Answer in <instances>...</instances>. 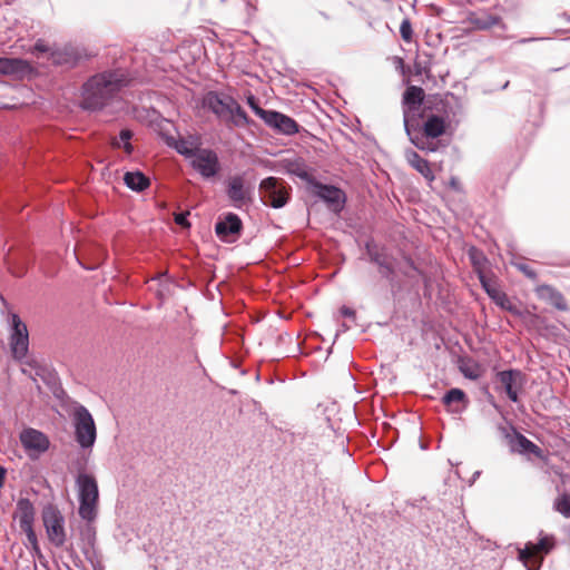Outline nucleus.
Returning <instances> with one entry per match:
<instances>
[{
    "mask_svg": "<svg viewBox=\"0 0 570 570\" xmlns=\"http://www.w3.org/2000/svg\"><path fill=\"white\" fill-rule=\"evenodd\" d=\"M129 83L130 77L121 68L98 72L82 85L80 106L89 111L101 110L117 100Z\"/></svg>",
    "mask_w": 570,
    "mask_h": 570,
    "instance_id": "f257e3e1",
    "label": "nucleus"
},
{
    "mask_svg": "<svg viewBox=\"0 0 570 570\" xmlns=\"http://www.w3.org/2000/svg\"><path fill=\"white\" fill-rule=\"evenodd\" d=\"M76 483L79 499L78 513L85 521H95L99 499L97 481L91 474L79 473Z\"/></svg>",
    "mask_w": 570,
    "mask_h": 570,
    "instance_id": "f03ea898",
    "label": "nucleus"
},
{
    "mask_svg": "<svg viewBox=\"0 0 570 570\" xmlns=\"http://www.w3.org/2000/svg\"><path fill=\"white\" fill-rule=\"evenodd\" d=\"M72 424L75 429V438L82 449L94 446L97 439V429L94 417L89 410L77 403L72 411Z\"/></svg>",
    "mask_w": 570,
    "mask_h": 570,
    "instance_id": "7ed1b4c3",
    "label": "nucleus"
},
{
    "mask_svg": "<svg viewBox=\"0 0 570 570\" xmlns=\"http://www.w3.org/2000/svg\"><path fill=\"white\" fill-rule=\"evenodd\" d=\"M43 527L47 532L48 540L57 548H61L66 543L65 517L58 507L47 504L41 512Z\"/></svg>",
    "mask_w": 570,
    "mask_h": 570,
    "instance_id": "20e7f679",
    "label": "nucleus"
},
{
    "mask_svg": "<svg viewBox=\"0 0 570 570\" xmlns=\"http://www.w3.org/2000/svg\"><path fill=\"white\" fill-rule=\"evenodd\" d=\"M10 337L9 346L12 357L22 361L29 351V333L27 325L16 313L10 314Z\"/></svg>",
    "mask_w": 570,
    "mask_h": 570,
    "instance_id": "39448f33",
    "label": "nucleus"
},
{
    "mask_svg": "<svg viewBox=\"0 0 570 570\" xmlns=\"http://www.w3.org/2000/svg\"><path fill=\"white\" fill-rule=\"evenodd\" d=\"M259 193L264 204L273 208L284 207L289 199L285 181L277 177L271 176L263 179L259 184Z\"/></svg>",
    "mask_w": 570,
    "mask_h": 570,
    "instance_id": "423d86ee",
    "label": "nucleus"
},
{
    "mask_svg": "<svg viewBox=\"0 0 570 570\" xmlns=\"http://www.w3.org/2000/svg\"><path fill=\"white\" fill-rule=\"evenodd\" d=\"M445 132V120L438 115H430L423 124L419 138L415 139L414 146L421 150L434 153L436 144L433 139L439 138Z\"/></svg>",
    "mask_w": 570,
    "mask_h": 570,
    "instance_id": "0eeeda50",
    "label": "nucleus"
},
{
    "mask_svg": "<svg viewBox=\"0 0 570 570\" xmlns=\"http://www.w3.org/2000/svg\"><path fill=\"white\" fill-rule=\"evenodd\" d=\"M36 511L32 502L27 498H21L17 502L16 518L19 520L20 529L26 533L28 543L36 553H40L38 539L33 530Z\"/></svg>",
    "mask_w": 570,
    "mask_h": 570,
    "instance_id": "6e6552de",
    "label": "nucleus"
},
{
    "mask_svg": "<svg viewBox=\"0 0 570 570\" xmlns=\"http://www.w3.org/2000/svg\"><path fill=\"white\" fill-rule=\"evenodd\" d=\"M189 164L204 179L214 178L222 169L217 153L210 148L196 150Z\"/></svg>",
    "mask_w": 570,
    "mask_h": 570,
    "instance_id": "1a4fd4ad",
    "label": "nucleus"
},
{
    "mask_svg": "<svg viewBox=\"0 0 570 570\" xmlns=\"http://www.w3.org/2000/svg\"><path fill=\"white\" fill-rule=\"evenodd\" d=\"M495 377L508 399L513 403L519 402V393L527 382L525 374L521 370L509 368L498 372Z\"/></svg>",
    "mask_w": 570,
    "mask_h": 570,
    "instance_id": "9d476101",
    "label": "nucleus"
},
{
    "mask_svg": "<svg viewBox=\"0 0 570 570\" xmlns=\"http://www.w3.org/2000/svg\"><path fill=\"white\" fill-rule=\"evenodd\" d=\"M83 59L85 55L82 53L81 49L72 45L55 47L50 51V57H48V60L53 66L60 67L66 70L75 68Z\"/></svg>",
    "mask_w": 570,
    "mask_h": 570,
    "instance_id": "9b49d317",
    "label": "nucleus"
},
{
    "mask_svg": "<svg viewBox=\"0 0 570 570\" xmlns=\"http://www.w3.org/2000/svg\"><path fill=\"white\" fill-rule=\"evenodd\" d=\"M20 442L28 455L32 459L45 453L50 446L48 436L32 428L22 430L20 433Z\"/></svg>",
    "mask_w": 570,
    "mask_h": 570,
    "instance_id": "f8f14e48",
    "label": "nucleus"
},
{
    "mask_svg": "<svg viewBox=\"0 0 570 570\" xmlns=\"http://www.w3.org/2000/svg\"><path fill=\"white\" fill-rule=\"evenodd\" d=\"M233 99L234 97L228 94L210 90L204 95L202 105L224 122Z\"/></svg>",
    "mask_w": 570,
    "mask_h": 570,
    "instance_id": "ddd939ff",
    "label": "nucleus"
},
{
    "mask_svg": "<svg viewBox=\"0 0 570 570\" xmlns=\"http://www.w3.org/2000/svg\"><path fill=\"white\" fill-rule=\"evenodd\" d=\"M226 195L232 205L237 209L243 208L252 199V190L245 185V180L240 175H235L228 179Z\"/></svg>",
    "mask_w": 570,
    "mask_h": 570,
    "instance_id": "4468645a",
    "label": "nucleus"
},
{
    "mask_svg": "<svg viewBox=\"0 0 570 570\" xmlns=\"http://www.w3.org/2000/svg\"><path fill=\"white\" fill-rule=\"evenodd\" d=\"M242 229V219L234 213H227L215 225L216 235L223 242H234L240 235Z\"/></svg>",
    "mask_w": 570,
    "mask_h": 570,
    "instance_id": "2eb2a0df",
    "label": "nucleus"
},
{
    "mask_svg": "<svg viewBox=\"0 0 570 570\" xmlns=\"http://www.w3.org/2000/svg\"><path fill=\"white\" fill-rule=\"evenodd\" d=\"M365 249L370 262L379 266L381 276L393 283L395 279V268L392 265L389 255L372 242H367L365 244Z\"/></svg>",
    "mask_w": 570,
    "mask_h": 570,
    "instance_id": "dca6fc26",
    "label": "nucleus"
},
{
    "mask_svg": "<svg viewBox=\"0 0 570 570\" xmlns=\"http://www.w3.org/2000/svg\"><path fill=\"white\" fill-rule=\"evenodd\" d=\"M263 121L282 135L292 136L299 129V125L292 117L276 110H268Z\"/></svg>",
    "mask_w": 570,
    "mask_h": 570,
    "instance_id": "f3484780",
    "label": "nucleus"
},
{
    "mask_svg": "<svg viewBox=\"0 0 570 570\" xmlns=\"http://www.w3.org/2000/svg\"><path fill=\"white\" fill-rule=\"evenodd\" d=\"M424 118V112L422 108H403V124L406 136L410 141L414 145L416 138H419L422 130V119Z\"/></svg>",
    "mask_w": 570,
    "mask_h": 570,
    "instance_id": "a211bd4d",
    "label": "nucleus"
},
{
    "mask_svg": "<svg viewBox=\"0 0 570 570\" xmlns=\"http://www.w3.org/2000/svg\"><path fill=\"white\" fill-rule=\"evenodd\" d=\"M315 188L317 197L328 204L333 210L337 212L343 208L345 194L341 188L322 183L315 184Z\"/></svg>",
    "mask_w": 570,
    "mask_h": 570,
    "instance_id": "6ab92c4d",
    "label": "nucleus"
},
{
    "mask_svg": "<svg viewBox=\"0 0 570 570\" xmlns=\"http://www.w3.org/2000/svg\"><path fill=\"white\" fill-rule=\"evenodd\" d=\"M535 294L541 301H544L546 303L550 304L556 309L561 312L569 311V305L567 303L566 297L556 287L548 284H542L537 286Z\"/></svg>",
    "mask_w": 570,
    "mask_h": 570,
    "instance_id": "aec40b11",
    "label": "nucleus"
},
{
    "mask_svg": "<svg viewBox=\"0 0 570 570\" xmlns=\"http://www.w3.org/2000/svg\"><path fill=\"white\" fill-rule=\"evenodd\" d=\"M468 21L476 30H490L495 26L505 29L502 18L500 16L489 13L487 10L481 12H470Z\"/></svg>",
    "mask_w": 570,
    "mask_h": 570,
    "instance_id": "412c9836",
    "label": "nucleus"
},
{
    "mask_svg": "<svg viewBox=\"0 0 570 570\" xmlns=\"http://www.w3.org/2000/svg\"><path fill=\"white\" fill-rule=\"evenodd\" d=\"M224 124L230 128H244L254 125V121L248 117L243 107L234 98L230 107L228 108Z\"/></svg>",
    "mask_w": 570,
    "mask_h": 570,
    "instance_id": "4be33fe9",
    "label": "nucleus"
},
{
    "mask_svg": "<svg viewBox=\"0 0 570 570\" xmlns=\"http://www.w3.org/2000/svg\"><path fill=\"white\" fill-rule=\"evenodd\" d=\"M442 402L448 407L449 412L453 414H461L469 403L465 392L458 387L446 391L442 396Z\"/></svg>",
    "mask_w": 570,
    "mask_h": 570,
    "instance_id": "5701e85b",
    "label": "nucleus"
},
{
    "mask_svg": "<svg viewBox=\"0 0 570 570\" xmlns=\"http://www.w3.org/2000/svg\"><path fill=\"white\" fill-rule=\"evenodd\" d=\"M553 547V538L549 535H543L540 538L537 544L529 542L524 549L519 551V559L523 562H527L531 559L538 551L541 553H548Z\"/></svg>",
    "mask_w": 570,
    "mask_h": 570,
    "instance_id": "b1692460",
    "label": "nucleus"
},
{
    "mask_svg": "<svg viewBox=\"0 0 570 570\" xmlns=\"http://www.w3.org/2000/svg\"><path fill=\"white\" fill-rule=\"evenodd\" d=\"M30 68L27 60L0 57V75H23Z\"/></svg>",
    "mask_w": 570,
    "mask_h": 570,
    "instance_id": "393cba45",
    "label": "nucleus"
},
{
    "mask_svg": "<svg viewBox=\"0 0 570 570\" xmlns=\"http://www.w3.org/2000/svg\"><path fill=\"white\" fill-rule=\"evenodd\" d=\"M404 156L410 166L419 171L424 178L430 180L434 179L429 161L422 158L415 150L406 149Z\"/></svg>",
    "mask_w": 570,
    "mask_h": 570,
    "instance_id": "a878e982",
    "label": "nucleus"
},
{
    "mask_svg": "<svg viewBox=\"0 0 570 570\" xmlns=\"http://www.w3.org/2000/svg\"><path fill=\"white\" fill-rule=\"evenodd\" d=\"M424 97L425 94L421 87L409 86L403 94L402 106L412 109L422 108Z\"/></svg>",
    "mask_w": 570,
    "mask_h": 570,
    "instance_id": "bb28decb",
    "label": "nucleus"
},
{
    "mask_svg": "<svg viewBox=\"0 0 570 570\" xmlns=\"http://www.w3.org/2000/svg\"><path fill=\"white\" fill-rule=\"evenodd\" d=\"M125 185L134 191H144L150 185L149 178L141 171H128L124 176Z\"/></svg>",
    "mask_w": 570,
    "mask_h": 570,
    "instance_id": "cd10ccee",
    "label": "nucleus"
},
{
    "mask_svg": "<svg viewBox=\"0 0 570 570\" xmlns=\"http://www.w3.org/2000/svg\"><path fill=\"white\" fill-rule=\"evenodd\" d=\"M80 540L82 543V552L87 554L89 550L94 549L96 543V528L94 521H86L80 528Z\"/></svg>",
    "mask_w": 570,
    "mask_h": 570,
    "instance_id": "c85d7f7f",
    "label": "nucleus"
},
{
    "mask_svg": "<svg viewBox=\"0 0 570 570\" xmlns=\"http://www.w3.org/2000/svg\"><path fill=\"white\" fill-rule=\"evenodd\" d=\"M174 148L179 155L184 156L186 159H189L190 161L193 157L196 155V150L200 149L202 147L191 140L179 138L175 141Z\"/></svg>",
    "mask_w": 570,
    "mask_h": 570,
    "instance_id": "c756f323",
    "label": "nucleus"
},
{
    "mask_svg": "<svg viewBox=\"0 0 570 570\" xmlns=\"http://www.w3.org/2000/svg\"><path fill=\"white\" fill-rule=\"evenodd\" d=\"M459 370L465 379L474 381L480 377V368L478 364L471 360H461L459 363Z\"/></svg>",
    "mask_w": 570,
    "mask_h": 570,
    "instance_id": "7c9ffc66",
    "label": "nucleus"
},
{
    "mask_svg": "<svg viewBox=\"0 0 570 570\" xmlns=\"http://www.w3.org/2000/svg\"><path fill=\"white\" fill-rule=\"evenodd\" d=\"M515 444L519 446L521 452L538 454L540 449L527 436L520 432H515Z\"/></svg>",
    "mask_w": 570,
    "mask_h": 570,
    "instance_id": "2f4dec72",
    "label": "nucleus"
},
{
    "mask_svg": "<svg viewBox=\"0 0 570 570\" xmlns=\"http://www.w3.org/2000/svg\"><path fill=\"white\" fill-rule=\"evenodd\" d=\"M553 509L564 518L570 519V495L563 493L558 497L553 502Z\"/></svg>",
    "mask_w": 570,
    "mask_h": 570,
    "instance_id": "473e14b6",
    "label": "nucleus"
},
{
    "mask_svg": "<svg viewBox=\"0 0 570 570\" xmlns=\"http://www.w3.org/2000/svg\"><path fill=\"white\" fill-rule=\"evenodd\" d=\"M469 258H470L475 272L478 274L482 273V267L488 262L484 254L480 249H478L475 247H471L469 250Z\"/></svg>",
    "mask_w": 570,
    "mask_h": 570,
    "instance_id": "72a5a7b5",
    "label": "nucleus"
},
{
    "mask_svg": "<svg viewBox=\"0 0 570 570\" xmlns=\"http://www.w3.org/2000/svg\"><path fill=\"white\" fill-rule=\"evenodd\" d=\"M246 102L254 114L264 120L269 109L262 108L258 104V99L252 92L246 96Z\"/></svg>",
    "mask_w": 570,
    "mask_h": 570,
    "instance_id": "f704fd0d",
    "label": "nucleus"
},
{
    "mask_svg": "<svg viewBox=\"0 0 570 570\" xmlns=\"http://www.w3.org/2000/svg\"><path fill=\"white\" fill-rule=\"evenodd\" d=\"M132 136H134V132L130 129L124 128V129L120 130L118 137L111 138L110 145L115 149H120L121 145L124 142L130 141Z\"/></svg>",
    "mask_w": 570,
    "mask_h": 570,
    "instance_id": "c9c22d12",
    "label": "nucleus"
},
{
    "mask_svg": "<svg viewBox=\"0 0 570 570\" xmlns=\"http://www.w3.org/2000/svg\"><path fill=\"white\" fill-rule=\"evenodd\" d=\"M511 265L515 267L519 272H521L527 278L531 281L538 279V273L530 267L528 264L520 261H511Z\"/></svg>",
    "mask_w": 570,
    "mask_h": 570,
    "instance_id": "e433bc0d",
    "label": "nucleus"
},
{
    "mask_svg": "<svg viewBox=\"0 0 570 570\" xmlns=\"http://www.w3.org/2000/svg\"><path fill=\"white\" fill-rule=\"evenodd\" d=\"M10 274L17 278H22L27 274V266L24 263H8Z\"/></svg>",
    "mask_w": 570,
    "mask_h": 570,
    "instance_id": "4c0bfd02",
    "label": "nucleus"
},
{
    "mask_svg": "<svg viewBox=\"0 0 570 570\" xmlns=\"http://www.w3.org/2000/svg\"><path fill=\"white\" fill-rule=\"evenodd\" d=\"M400 33L404 41L410 42L413 36L412 24L409 19H404L400 26Z\"/></svg>",
    "mask_w": 570,
    "mask_h": 570,
    "instance_id": "58836bf2",
    "label": "nucleus"
},
{
    "mask_svg": "<svg viewBox=\"0 0 570 570\" xmlns=\"http://www.w3.org/2000/svg\"><path fill=\"white\" fill-rule=\"evenodd\" d=\"M53 48L49 47L43 40L39 39L36 41V43L32 48V53H35V55L47 53L48 57H50V51Z\"/></svg>",
    "mask_w": 570,
    "mask_h": 570,
    "instance_id": "ea45409f",
    "label": "nucleus"
},
{
    "mask_svg": "<svg viewBox=\"0 0 570 570\" xmlns=\"http://www.w3.org/2000/svg\"><path fill=\"white\" fill-rule=\"evenodd\" d=\"M478 275H479L480 283H481L482 287L484 288V291L489 294L490 297L495 298L497 289L491 287V285L489 284V281L487 279V277L483 273H480Z\"/></svg>",
    "mask_w": 570,
    "mask_h": 570,
    "instance_id": "a19ab883",
    "label": "nucleus"
},
{
    "mask_svg": "<svg viewBox=\"0 0 570 570\" xmlns=\"http://www.w3.org/2000/svg\"><path fill=\"white\" fill-rule=\"evenodd\" d=\"M498 430L501 433V435L505 439H510L511 434H513L515 436V432H518L512 424H508V423L499 424Z\"/></svg>",
    "mask_w": 570,
    "mask_h": 570,
    "instance_id": "79ce46f5",
    "label": "nucleus"
},
{
    "mask_svg": "<svg viewBox=\"0 0 570 570\" xmlns=\"http://www.w3.org/2000/svg\"><path fill=\"white\" fill-rule=\"evenodd\" d=\"M188 215H189L188 212H181V213L176 214L175 223L183 228H188L190 226V224L188 222Z\"/></svg>",
    "mask_w": 570,
    "mask_h": 570,
    "instance_id": "37998d69",
    "label": "nucleus"
},
{
    "mask_svg": "<svg viewBox=\"0 0 570 570\" xmlns=\"http://www.w3.org/2000/svg\"><path fill=\"white\" fill-rule=\"evenodd\" d=\"M340 313L343 317L350 318L353 323L356 321V312L347 306H342Z\"/></svg>",
    "mask_w": 570,
    "mask_h": 570,
    "instance_id": "c03bdc74",
    "label": "nucleus"
},
{
    "mask_svg": "<svg viewBox=\"0 0 570 570\" xmlns=\"http://www.w3.org/2000/svg\"><path fill=\"white\" fill-rule=\"evenodd\" d=\"M120 149H124V151L127 154V155H131L134 153V146L130 141L128 142H124L121 145V148Z\"/></svg>",
    "mask_w": 570,
    "mask_h": 570,
    "instance_id": "a18cd8bd",
    "label": "nucleus"
},
{
    "mask_svg": "<svg viewBox=\"0 0 570 570\" xmlns=\"http://www.w3.org/2000/svg\"><path fill=\"white\" fill-rule=\"evenodd\" d=\"M6 474H7L6 468L0 465V489L3 487Z\"/></svg>",
    "mask_w": 570,
    "mask_h": 570,
    "instance_id": "49530a36",
    "label": "nucleus"
},
{
    "mask_svg": "<svg viewBox=\"0 0 570 570\" xmlns=\"http://www.w3.org/2000/svg\"><path fill=\"white\" fill-rule=\"evenodd\" d=\"M351 328V326L346 323L341 324V328L337 331L336 336L340 334V332H346Z\"/></svg>",
    "mask_w": 570,
    "mask_h": 570,
    "instance_id": "de8ad7c7",
    "label": "nucleus"
},
{
    "mask_svg": "<svg viewBox=\"0 0 570 570\" xmlns=\"http://www.w3.org/2000/svg\"><path fill=\"white\" fill-rule=\"evenodd\" d=\"M405 262L412 269L416 271L415 264L410 257H406Z\"/></svg>",
    "mask_w": 570,
    "mask_h": 570,
    "instance_id": "09e8293b",
    "label": "nucleus"
},
{
    "mask_svg": "<svg viewBox=\"0 0 570 570\" xmlns=\"http://www.w3.org/2000/svg\"><path fill=\"white\" fill-rule=\"evenodd\" d=\"M498 303H499L502 307L507 308L508 311L513 312V313H517V311H515L511 305H510V306H505V305L503 304V302H502V301H501V302H498Z\"/></svg>",
    "mask_w": 570,
    "mask_h": 570,
    "instance_id": "8fccbe9b",
    "label": "nucleus"
},
{
    "mask_svg": "<svg viewBox=\"0 0 570 570\" xmlns=\"http://www.w3.org/2000/svg\"><path fill=\"white\" fill-rule=\"evenodd\" d=\"M535 40H538V38L522 39V40H520V42L525 43V42L535 41Z\"/></svg>",
    "mask_w": 570,
    "mask_h": 570,
    "instance_id": "3c124183",
    "label": "nucleus"
},
{
    "mask_svg": "<svg viewBox=\"0 0 570 570\" xmlns=\"http://www.w3.org/2000/svg\"><path fill=\"white\" fill-rule=\"evenodd\" d=\"M480 475V472L476 471L474 474H473V480H475V478H478Z\"/></svg>",
    "mask_w": 570,
    "mask_h": 570,
    "instance_id": "603ef678",
    "label": "nucleus"
},
{
    "mask_svg": "<svg viewBox=\"0 0 570 570\" xmlns=\"http://www.w3.org/2000/svg\"><path fill=\"white\" fill-rule=\"evenodd\" d=\"M508 86H509V81H507V82L502 86V89L508 88Z\"/></svg>",
    "mask_w": 570,
    "mask_h": 570,
    "instance_id": "864d4df0",
    "label": "nucleus"
}]
</instances>
